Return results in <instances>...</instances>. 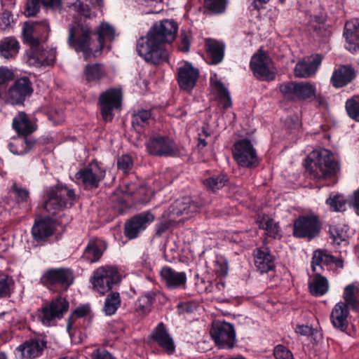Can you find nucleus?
Wrapping results in <instances>:
<instances>
[{"instance_id": "1", "label": "nucleus", "mask_w": 359, "mask_h": 359, "mask_svg": "<svg viewBox=\"0 0 359 359\" xmlns=\"http://www.w3.org/2000/svg\"><path fill=\"white\" fill-rule=\"evenodd\" d=\"M177 25L173 20H164L154 24L145 36L139 39L137 52L147 62L158 65L166 60L168 53L164 48L176 36Z\"/></svg>"}, {"instance_id": "2", "label": "nucleus", "mask_w": 359, "mask_h": 359, "mask_svg": "<svg viewBox=\"0 0 359 359\" xmlns=\"http://www.w3.org/2000/svg\"><path fill=\"white\" fill-rule=\"evenodd\" d=\"M308 158L311 161L309 172L313 180H324L334 176L338 170L337 163L327 149L313 151Z\"/></svg>"}, {"instance_id": "3", "label": "nucleus", "mask_w": 359, "mask_h": 359, "mask_svg": "<svg viewBox=\"0 0 359 359\" xmlns=\"http://www.w3.org/2000/svg\"><path fill=\"white\" fill-rule=\"evenodd\" d=\"M91 34L90 26L86 23H75L69 30L68 44L76 52H83L85 60L98 54V50L93 48Z\"/></svg>"}, {"instance_id": "4", "label": "nucleus", "mask_w": 359, "mask_h": 359, "mask_svg": "<svg viewBox=\"0 0 359 359\" xmlns=\"http://www.w3.org/2000/svg\"><path fill=\"white\" fill-rule=\"evenodd\" d=\"M74 200V190L66 187H57L49 191L48 199L44 203V208L50 215H55L63 209L70 207Z\"/></svg>"}, {"instance_id": "5", "label": "nucleus", "mask_w": 359, "mask_h": 359, "mask_svg": "<svg viewBox=\"0 0 359 359\" xmlns=\"http://www.w3.org/2000/svg\"><path fill=\"white\" fill-rule=\"evenodd\" d=\"M120 281V275L116 268L104 266L97 268L93 273L91 283L98 293L104 294Z\"/></svg>"}, {"instance_id": "6", "label": "nucleus", "mask_w": 359, "mask_h": 359, "mask_svg": "<svg viewBox=\"0 0 359 359\" xmlns=\"http://www.w3.org/2000/svg\"><path fill=\"white\" fill-rule=\"evenodd\" d=\"M233 155L236 163L242 167L252 168L258 165L256 149L251 142L243 139L235 142Z\"/></svg>"}, {"instance_id": "7", "label": "nucleus", "mask_w": 359, "mask_h": 359, "mask_svg": "<svg viewBox=\"0 0 359 359\" xmlns=\"http://www.w3.org/2000/svg\"><path fill=\"white\" fill-rule=\"evenodd\" d=\"M68 308L69 303L65 298H56L41 308L39 319L43 325L50 326L56 320L61 319Z\"/></svg>"}, {"instance_id": "8", "label": "nucleus", "mask_w": 359, "mask_h": 359, "mask_svg": "<svg viewBox=\"0 0 359 359\" xmlns=\"http://www.w3.org/2000/svg\"><path fill=\"white\" fill-rule=\"evenodd\" d=\"M50 31V28L46 20L36 21L25 22L22 34L26 43L29 46H34L39 45L40 41H46Z\"/></svg>"}, {"instance_id": "9", "label": "nucleus", "mask_w": 359, "mask_h": 359, "mask_svg": "<svg viewBox=\"0 0 359 359\" xmlns=\"http://www.w3.org/2000/svg\"><path fill=\"white\" fill-rule=\"evenodd\" d=\"M41 280L48 287L57 286L60 290H67L74 282V275L69 269H50L44 273Z\"/></svg>"}, {"instance_id": "10", "label": "nucleus", "mask_w": 359, "mask_h": 359, "mask_svg": "<svg viewBox=\"0 0 359 359\" xmlns=\"http://www.w3.org/2000/svg\"><path fill=\"white\" fill-rule=\"evenodd\" d=\"M250 67L255 76L262 80L272 81L275 79L276 71L271 58L259 51L251 59Z\"/></svg>"}, {"instance_id": "11", "label": "nucleus", "mask_w": 359, "mask_h": 359, "mask_svg": "<svg viewBox=\"0 0 359 359\" xmlns=\"http://www.w3.org/2000/svg\"><path fill=\"white\" fill-rule=\"evenodd\" d=\"M320 231V223L314 215L299 216L294 223L293 234L297 238L316 237Z\"/></svg>"}, {"instance_id": "12", "label": "nucleus", "mask_w": 359, "mask_h": 359, "mask_svg": "<svg viewBox=\"0 0 359 359\" xmlns=\"http://www.w3.org/2000/svg\"><path fill=\"white\" fill-rule=\"evenodd\" d=\"M33 92L32 83L27 77L17 79L8 90L6 97L7 102L13 104H23L24 101Z\"/></svg>"}, {"instance_id": "13", "label": "nucleus", "mask_w": 359, "mask_h": 359, "mask_svg": "<svg viewBox=\"0 0 359 359\" xmlns=\"http://www.w3.org/2000/svg\"><path fill=\"white\" fill-rule=\"evenodd\" d=\"M104 175V170L99 165L97 162L93 161L77 172L75 177L79 183H82L87 188H97Z\"/></svg>"}, {"instance_id": "14", "label": "nucleus", "mask_w": 359, "mask_h": 359, "mask_svg": "<svg viewBox=\"0 0 359 359\" xmlns=\"http://www.w3.org/2000/svg\"><path fill=\"white\" fill-rule=\"evenodd\" d=\"M30 51L27 53V62L35 67L53 65L55 60L56 51L55 48L44 49L39 45L30 46Z\"/></svg>"}, {"instance_id": "15", "label": "nucleus", "mask_w": 359, "mask_h": 359, "mask_svg": "<svg viewBox=\"0 0 359 359\" xmlns=\"http://www.w3.org/2000/svg\"><path fill=\"white\" fill-rule=\"evenodd\" d=\"M146 146L148 152L154 156H172L178 152L172 140L165 136L151 137L147 142Z\"/></svg>"}, {"instance_id": "16", "label": "nucleus", "mask_w": 359, "mask_h": 359, "mask_svg": "<svg viewBox=\"0 0 359 359\" xmlns=\"http://www.w3.org/2000/svg\"><path fill=\"white\" fill-rule=\"evenodd\" d=\"M121 97V92L118 89H109L100 95L101 113L105 121L112 120L114 116L113 111L120 107Z\"/></svg>"}, {"instance_id": "17", "label": "nucleus", "mask_w": 359, "mask_h": 359, "mask_svg": "<svg viewBox=\"0 0 359 359\" xmlns=\"http://www.w3.org/2000/svg\"><path fill=\"white\" fill-rule=\"evenodd\" d=\"M121 97V92L118 89H109L100 95L101 113L105 121L112 120L114 116L113 111L120 107Z\"/></svg>"}, {"instance_id": "18", "label": "nucleus", "mask_w": 359, "mask_h": 359, "mask_svg": "<svg viewBox=\"0 0 359 359\" xmlns=\"http://www.w3.org/2000/svg\"><path fill=\"white\" fill-rule=\"evenodd\" d=\"M210 334L215 343L223 348H231L236 341L233 327L228 323L215 325L210 330Z\"/></svg>"}, {"instance_id": "19", "label": "nucleus", "mask_w": 359, "mask_h": 359, "mask_svg": "<svg viewBox=\"0 0 359 359\" xmlns=\"http://www.w3.org/2000/svg\"><path fill=\"white\" fill-rule=\"evenodd\" d=\"M154 220V215L149 211L133 217L125 224V235L130 239L136 238Z\"/></svg>"}, {"instance_id": "20", "label": "nucleus", "mask_w": 359, "mask_h": 359, "mask_svg": "<svg viewBox=\"0 0 359 359\" xmlns=\"http://www.w3.org/2000/svg\"><path fill=\"white\" fill-rule=\"evenodd\" d=\"M45 347L44 341L30 339L20 344L15 353L19 359H34L41 355Z\"/></svg>"}, {"instance_id": "21", "label": "nucleus", "mask_w": 359, "mask_h": 359, "mask_svg": "<svg viewBox=\"0 0 359 359\" xmlns=\"http://www.w3.org/2000/svg\"><path fill=\"white\" fill-rule=\"evenodd\" d=\"M198 70L189 63H184L178 68L177 80L181 88L189 91L197 81Z\"/></svg>"}, {"instance_id": "22", "label": "nucleus", "mask_w": 359, "mask_h": 359, "mask_svg": "<svg viewBox=\"0 0 359 359\" xmlns=\"http://www.w3.org/2000/svg\"><path fill=\"white\" fill-rule=\"evenodd\" d=\"M321 62L322 56L318 54L303 59L296 65L294 70V76L299 78L313 76L316 74Z\"/></svg>"}, {"instance_id": "23", "label": "nucleus", "mask_w": 359, "mask_h": 359, "mask_svg": "<svg viewBox=\"0 0 359 359\" xmlns=\"http://www.w3.org/2000/svg\"><path fill=\"white\" fill-rule=\"evenodd\" d=\"M160 275L162 280L169 289L184 288L187 283L185 272H178L170 267H163Z\"/></svg>"}, {"instance_id": "24", "label": "nucleus", "mask_w": 359, "mask_h": 359, "mask_svg": "<svg viewBox=\"0 0 359 359\" xmlns=\"http://www.w3.org/2000/svg\"><path fill=\"white\" fill-rule=\"evenodd\" d=\"M344 36L346 39V48L351 53L359 51V20H351L345 25Z\"/></svg>"}, {"instance_id": "25", "label": "nucleus", "mask_w": 359, "mask_h": 359, "mask_svg": "<svg viewBox=\"0 0 359 359\" xmlns=\"http://www.w3.org/2000/svg\"><path fill=\"white\" fill-rule=\"evenodd\" d=\"M255 264L261 273H266L275 266V257L269 249L265 246L257 248L255 252Z\"/></svg>"}, {"instance_id": "26", "label": "nucleus", "mask_w": 359, "mask_h": 359, "mask_svg": "<svg viewBox=\"0 0 359 359\" xmlns=\"http://www.w3.org/2000/svg\"><path fill=\"white\" fill-rule=\"evenodd\" d=\"M13 128L21 136H27L33 133L37 128V125L31 120L24 111L18 112L13 119Z\"/></svg>"}, {"instance_id": "27", "label": "nucleus", "mask_w": 359, "mask_h": 359, "mask_svg": "<svg viewBox=\"0 0 359 359\" xmlns=\"http://www.w3.org/2000/svg\"><path fill=\"white\" fill-rule=\"evenodd\" d=\"M355 77V71L349 65H341L335 69L330 78L332 85L335 88H341Z\"/></svg>"}, {"instance_id": "28", "label": "nucleus", "mask_w": 359, "mask_h": 359, "mask_svg": "<svg viewBox=\"0 0 359 359\" xmlns=\"http://www.w3.org/2000/svg\"><path fill=\"white\" fill-rule=\"evenodd\" d=\"M198 205L191 198L185 197L177 200L169 208V215L173 218L181 215L189 217L198 210Z\"/></svg>"}, {"instance_id": "29", "label": "nucleus", "mask_w": 359, "mask_h": 359, "mask_svg": "<svg viewBox=\"0 0 359 359\" xmlns=\"http://www.w3.org/2000/svg\"><path fill=\"white\" fill-rule=\"evenodd\" d=\"M348 310L346 304L340 302L333 308L330 319L334 327L341 331H345L348 327Z\"/></svg>"}, {"instance_id": "30", "label": "nucleus", "mask_w": 359, "mask_h": 359, "mask_svg": "<svg viewBox=\"0 0 359 359\" xmlns=\"http://www.w3.org/2000/svg\"><path fill=\"white\" fill-rule=\"evenodd\" d=\"M153 339L168 354L173 353L175 344L163 323H159L152 333Z\"/></svg>"}, {"instance_id": "31", "label": "nucleus", "mask_w": 359, "mask_h": 359, "mask_svg": "<svg viewBox=\"0 0 359 359\" xmlns=\"http://www.w3.org/2000/svg\"><path fill=\"white\" fill-rule=\"evenodd\" d=\"M104 250L105 246L102 241L90 240L85 248L82 257L90 263L96 262L100 259Z\"/></svg>"}, {"instance_id": "32", "label": "nucleus", "mask_w": 359, "mask_h": 359, "mask_svg": "<svg viewBox=\"0 0 359 359\" xmlns=\"http://www.w3.org/2000/svg\"><path fill=\"white\" fill-rule=\"evenodd\" d=\"M20 49V43L15 38L5 37L0 40V56L6 60L15 57Z\"/></svg>"}, {"instance_id": "33", "label": "nucleus", "mask_w": 359, "mask_h": 359, "mask_svg": "<svg viewBox=\"0 0 359 359\" xmlns=\"http://www.w3.org/2000/svg\"><path fill=\"white\" fill-rule=\"evenodd\" d=\"M206 50L211 57V64L220 63L224 57L225 46L222 42L212 39L205 40Z\"/></svg>"}, {"instance_id": "34", "label": "nucleus", "mask_w": 359, "mask_h": 359, "mask_svg": "<svg viewBox=\"0 0 359 359\" xmlns=\"http://www.w3.org/2000/svg\"><path fill=\"white\" fill-rule=\"evenodd\" d=\"M54 226L50 219H43L36 222L32 233L36 241H41L53 233Z\"/></svg>"}, {"instance_id": "35", "label": "nucleus", "mask_w": 359, "mask_h": 359, "mask_svg": "<svg viewBox=\"0 0 359 359\" xmlns=\"http://www.w3.org/2000/svg\"><path fill=\"white\" fill-rule=\"evenodd\" d=\"M334 257L328 254L325 250H318L313 253L311 268L316 273H320L323 269L322 265H329L334 262Z\"/></svg>"}, {"instance_id": "36", "label": "nucleus", "mask_w": 359, "mask_h": 359, "mask_svg": "<svg viewBox=\"0 0 359 359\" xmlns=\"http://www.w3.org/2000/svg\"><path fill=\"white\" fill-rule=\"evenodd\" d=\"M152 120L150 110L141 109L134 111L132 116V126L138 133L147 127Z\"/></svg>"}, {"instance_id": "37", "label": "nucleus", "mask_w": 359, "mask_h": 359, "mask_svg": "<svg viewBox=\"0 0 359 359\" xmlns=\"http://www.w3.org/2000/svg\"><path fill=\"white\" fill-rule=\"evenodd\" d=\"M83 75L87 82H98L106 76V70L101 64L88 65L84 69Z\"/></svg>"}, {"instance_id": "38", "label": "nucleus", "mask_w": 359, "mask_h": 359, "mask_svg": "<svg viewBox=\"0 0 359 359\" xmlns=\"http://www.w3.org/2000/svg\"><path fill=\"white\" fill-rule=\"evenodd\" d=\"M329 290V284L326 278L316 273L313 279L309 283L310 292L315 296H321Z\"/></svg>"}, {"instance_id": "39", "label": "nucleus", "mask_w": 359, "mask_h": 359, "mask_svg": "<svg viewBox=\"0 0 359 359\" xmlns=\"http://www.w3.org/2000/svg\"><path fill=\"white\" fill-rule=\"evenodd\" d=\"M257 223L259 228L264 229L269 236L274 238L280 236V227L278 223L269 216H262L257 219Z\"/></svg>"}, {"instance_id": "40", "label": "nucleus", "mask_w": 359, "mask_h": 359, "mask_svg": "<svg viewBox=\"0 0 359 359\" xmlns=\"http://www.w3.org/2000/svg\"><path fill=\"white\" fill-rule=\"evenodd\" d=\"M154 297L153 293H147L140 297L135 304V313L140 316L148 314L151 309Z\"/></svg>"}, {"instance_id": "41", "label": "nucleus", "mask_w": 359, "mask_h": 359, "mask_svg": "<svg viewBox=\"0 0 359 359\" xmlns=\"http://www.w3.org/2000/svg\"><path fill=\"white\" fill-rule=\"evenodd\" d=\"M96 33L98 36L99 49L98 53L104 46L105 41H112L114 39L115 31L114 28L107 23H101L98 27Z\"/></svg>"}, {"instance_id": "42", "label": "nucleus", "mask_w": 359, "mask_h": 359, "mask_svg": "<svg viewBox=\"0 0 359 359\" xmlns=\"http://www.w3.org/2000/svg\"><path fill=\"white\" fill-rule=\"evenodd\" d=\"M121 297L118 292H114L110 293L105 299L103 311L107 316L114 314L121 306Z\"/></svg>"}, {"instance_id": "43", "label": "nucleus", "mask_w": 359, "mask_h": 359, "mask_svg": "<svg viewBox=\"0 0 359 359\" xmlns=\"http://www.w3.org/2000/svg\"><path fill=\"white\" fill-rule=\"evenodd\" d=\"M326 204L332 211L341 212L346 210V200L341 194H330L326 200Z\"/></svg>"}, {"instance_id": "44", "label": "nucleus", "mask_w": 359, "mask_h": 359, "mask_svg": "<svg viewBox=\"0 0 359 359\" xmlns=\"http://www.w3.org/2000/svg\"><path fill=\"white\" fill-rule=\"evenodd\" d=\"M297 100H305L315 96L316 88L308 82L297 83Z\"/></svg>"}, {"instance_id": "45", "label": "nucleus", "mask_w": 359, "mask_h": 359, "mask_svg": "<svg viewBox=\"0 0 359 359\" xmlns=\"http://www.w3.org/2000/svg\"><path fill=\"white\" fill-rule=\"evenodd\" d=\"M358 291V287L354 284L348 285L345 287L343 297L346 306H350L353 308L356 306L358 303L356 294Z\"/></svg>"}, {"instance_id": "46", "label": "nucleus", "mask_w": 359, "mask_h": 359, "mask_svg": "<svg viewBox=\"0 0 359 359\" xmlns=\"http://www.w3.org/2000/svg\"><path fill=\"white\" fill-rule=\"evenodd\" d=\"M279 88L285 99L287 100H297V83L287 82L281 84Z\"/></svg>"}, {"instance_id": "47", "label": "nucleus", "mask_w": 359, "mask_h": 359, "mask_svg": "<svg viewBox=\"0 0 359 359\" xmlns=\"http://www.w3.org/2000/svg\"><path fill=\"white\" fill-rule=\"evenodd\" d=\"M346 109L351 118L359 121V95L353 96L346 101Z\"/></svg>"}, {"instance_id": "48", "label": "nucleus", "mask_w": 359, "mask_h": 359, "mask_svg": "<svg viewBox=\"0 0 359 359\" xmlns=\"http://www.w3.org/2000/svg\"><path fill=\"white\" fill-rule=\"evenodd\" d=\"M13 280L6 274H0V298L7 297L10 295Z\"/></svg>"}, {"instance_id": "49", "label": "nucleus", "mask_w": 359, "mask_h": 359, "mask_svg": "<svg viewBox=\"0 0 359 359\" xmlns=\"http://www.w3.org/2000/svg\"><path fill=\"white\" fill-rule=\"evenodd\" d=\"M228 180L225 175H217L210 177L204 181V184L209 189L215 191L224 187Z\"/></svg>"}, {"instance_id": "50", "label": "nucleus", "mask_w": 359, "mask_h": 359, "mask_svg": "<svg viewBox=\"0 0 359 359\" xmlns=\"http://www.w3.org/2000/svg\"><path fill=\"white\" fill-rule=\"evenodd\" d=\"M90 309L88 306H81L76 308L68 319L67 330H69L76 320L88 316Z\"/></svg>"}, {"instance_id": "51", "label": "nucleus", "mask_w": 359, "mask_h": 359, "mask_svg": "<svg viewBox=\"0 0 359 359\" xmlns=\"http://www.w3.org/2000/svg\"><path fill=\"white\" fill-rule=\"evenodd\" d=\"M207 8L215 13H222L226 5V0H205Z\"/></svg>"}, {"instance_id": "52", "label": "nucleus", "mask_w": 359, "mask_h": 359, "mask_svg": "<svg viewBox=\"0 0 359 359\" xmlns=\"http://www.w3.org/2000/svg\"><path fill=\"white\" fill-rule=\"evenodd\" d=\"M276 359H294L292 352L283 345H278L274 348Z\"/></svg>"}, {"instance_id": "53", "label": "nucleus", "mask_w": 359, "mask_h": 359, "mask_svg": "<svg viewBox=\"0 0 359 359\" xmlns=\"http://www.w3.org/2000/svg\"><path fill=\"white\" fill-rule=\"evenodd\" d=\"M117 165L119 170L126 172L132 168L133 162L130 156L123 155L118 159Z\"/></svg>"}, {"instance_id": "54", "label": "nucleus", "mask_w": 359, "mask_h": 359, "mask_svg": "<svg viewBox=\"0 0 359 359\" xmlns=\"http://www.w3.org/2000/svg\"><path fill=\"white\" fill-rule=\"evenodd\" d=\"M40 1L41 0H27L25 11V15L27 16L35 15L39 11Z\"/></svg>"}, {"instance_id": "55", "label": "nucleus", "mask_w": 359, "mask_h": 359, "mask_svg": "<svg viewBox=\"0 0 359 359\" xmlns=\"http://www.w3.org/2000/svg\"><path fill=\"white\" fill-rule=\"evenodd\" d=\"M14 192L16 199L20 202H24L29 198V191L21 187L14 184L11 188Z\"/></svg>"}, {"instance_id": "56", "label": "nucleus", "mask_w": 359, "mask_h": 359, "mask_svg": "<svg viewBox=\"0 0 359 359\" xmlns=\"http://www.w3.org/2000/svg\"><path fill=\"white\" fill-rule=\"evenodd\" d=\"M330 233L334 244L341 245L344 243L346 245L347 243L348 236L346 233L339 232V229L337 228L332 229Z\"/></svg>"}, {"instance_id": "57", "label": "nucleus", "mask_w": 359, "mask_h": 359, "mask_svg": "<svg viewBox=\"0 0 359 359\" xmlns=\"http://www.w3.org/2000/svg\"><path fill=\"white\" fill-rule=\"evenodd\" d=\"M217 87L219 91V95L222 102L223 107H229L231 105V100L228 90L220 83H218Z\"/></svg>"}, {"instance_id": "58", "label": "nucleus", "mask_w": 359, "mask_h": 359, "mask_svg": "<svg viewBox=\"0 0 359 359\" xmlns=\"http://www.w3.org/2000/svg\"><path fill=\"white\" fill-rule=\"evenodd\" d=\"M14 77V72L12 69L6 67H0V86L13 80Z\"/></svg>"}, {"instance_id": "59", "label": "nucleus", "mask_w": 359, "mask_h": 359, "mask_svg": "<svg viewBox=\"0 0 359 359\" xmlns=\"http://www.w3.org/2000/svg\"><path fill=\"white\" fill-rule=\"evenodd\" d=\"M144 188L143 186L140 184H137L135 183H130L127 184L124 188H123L122 191L128 195L132 196L135 194L136 192H140Z\"/></svg>"}, {"instance_id": "60", "label": "nucleus", "mask_w": 359, "mask_h": 359, "mask_svg": "<svg viewBox=\"0 0 359 359\" xmlns=\"http://www.w3.org/2000/svg\"><path fill=\"white\" fill-rule=\"evenodd\" d=\"M13 22L12 15L8 12H4L0 17V26L5 29L11 26Z\"/></svg>"}, {"instance_id": "61", "label": "nucleus", "mask_w": 359, "mask_h": 359, "mask_svg": "<svg viewBox=\"0 0 359 359\" xmlns=\"http://www.w3.org/2000/svg\"><path fill=\"white\" fill-rule=\"evenodd\" d=\"M93 359H115L108 351L97 349L92 353Z\"/></svg>"}, {"instance_id": "62", "label": "nucleus", "mask_w": 359, "mask_h": 359, "mask_svg": "<svg viewBox=\"0 0 359 359\" xmlns=\"http://www.w3.org/2000/svg\"><path fill=\"white\" fill-rule=\"evenodd\" d=\"M44 6L51 8H58L61 5L62 0H41Z\"/></svg>"}, {"instance_id": "63", "label": "nucleus", "mask_w": 359, "mask_h": 359, "mask_svg": "<svg viewBox=\"0 0 359 359\" xmlns=\"http://www.w3.org/2000/svg\"><path fill=\"white\" fill-rule=\"evenodd\" d=\"M297 334L302 335H309L312 332V329L308 325H298L295 330Z\"/></svg>"}, {"instance_id": "64", "label": "nucleus", "mask_w": 359, "mask_h": 359, "mask_svg": "<svg viewBox=\"0 0 359 359\" xmlns=\"http://www.w3.org/2000/svg\"><path fill=\"white\" fill-rule=\"evenodd\" d=\"M351 203L355 208L357 214L359 215V189L354 192Z\"/></svg>"}]
</instances>
